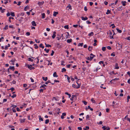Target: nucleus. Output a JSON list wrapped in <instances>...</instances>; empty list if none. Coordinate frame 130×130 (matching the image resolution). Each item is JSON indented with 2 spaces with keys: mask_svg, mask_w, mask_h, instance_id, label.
I'll list each match as a JSON object with an SVG mask.
<instances>
[{
  "mask_svg": "<svg viewBox=\"0 0 130 130\" xmlns=\"http://www.w3.org/2000/svg\"><path fill=\"white\" fill-rule=\"evenodd\" d=\"M27 66L28 68L31 70L35 69V68L34 67H32L31 65L27 64Z\"/></svg>",
  "mask_w": 130,
  "mask_h": 130,
  "instance_id": "obj_1",
  "label": "nucleus"
},
{
  "mask_svg": "<svg viewBox=\"0 0 130 130\" xmlns=\"http://www.w3.org/2000/svg\"><path fill=\"white\" fill-rule=\"evenodd\" d=\"M80 80V79H78L77 80V81L76 83H77V84L78 85L77 86H76V89H78L80 87L81 85H80V84L79 83H78V81H79V80Z\"/></svg>",
  "mask_w": 130,
  "mask_h": 130,
  "instance_id": "obj_2",
  "label": "nucleus"
},
{
  "mask_svg": "<svg viewBox=\"0 0 130 130\" xmlns=\"http://www.w3.org/2000/svg\"><path fill=\"white\" fill-rule=\"evenodd\" d=\"M54 99L56 101H59V98L58 96L53 97V98L52 100Z\"/></svg>",
  "mask_w": 130,
  "mask_h": 130,
  "instance_id": "obj_3",
  "label": "nucleus"
},
{
  "mask_svg": "<svg viewBox=\"0 0 130 130\" xmlns=\"http://www.w3.org/2000/svg\"><path fill=\"white\" fill-rule=\"evenodd\" d=\"M44 3V1L41 2H39L38 3V5L39 6H40L42 5Z\"/></svg>",
  "mask_w": 130,
  "mask_h": 130,
  "instance_id": "obj_4",
  "label": "nucleus"
},
{
  "mask_svg": "<svg viewBox=\"0 0 130 130\" xmlns=\"http://www.w3.org/2000/svg\"><path fill=\"white\" fill-rule=\"evenodd\" d=\"M56 32L55 31H54L53 32V35L52 36V37L53 39L55 38V37L56 36Z\"/></svg>",
  "mask_w": 130,
  "mask_h": 130,
  "instance_id": "obj_5",
  "label": "nucleus"
},
{
  "mask_svg": "<svg viewBox=\"0 0 130 130\" xmlns=\"http://www.w3.org/2000/svg\"><path fill=\"white\" fill-rule=\"evenodd\" d=\"M47 86L45 84H43L40 87V88H44V89L45 90V89H46V88H45V87H46V86Z\"/></svg>",
  "mask_w": 130,
  "mask_h": 130,
  "instance_id": "obj_6",
  "label": "nucleus"
},
{
  "mask_svg": "<svg viewBox=\"0 0 130 130\" xmlns=\"http://www.w3.org/2000/svg\"><path fill=\"white\" fill-rule=\"evenodd\" d=\"M31 23L32 24V25L33 26H36L37 24H36L35 22L34 21H32L31 22Z\"/></svg>",
  "mask_w": 130,
  "mask_h": 130,
  "instance_id": "obj_7",
  "label": "nucleus"
},
{
  "mask_svg": "<svg viewBox=\"0 0 130 130\" xmlns=\"http://www.w3.org/2000/svg\"><path fill=\"white\" fill-rule=\"evenodd\" d=\"M82 20L84 21L87 20L88 19V18L87 17H81Z\"/></svg>",
  "mask_w": 130,
  "mask_h": 130,
  "instance_id": "obj_8",
  "label": "nucleus"
},
{
  "mask_svg": "<svg viewBox=\"0 0 130 130\" xmlns=\"http://www.w3.org/2000/svg\"><path fill=\"white\" fill-rule=\"evenodd\" d=\"M31 58L34 59V58L32 57H31V58H28V60L29 61H30L31 62H32L33 61V59H32Z\"/></svg>",
  "mask_w": 130,
  "mask_h": 130,
  "instance_id": "obj_9",
  "label": "nucleus"
},
{
  "mask_svg": "<svg viewBox=\"0 0 130 130\" xmlns=\"http://www.w3.org/2000/svg\"><path fill=\"white\" fill-rule=\"evenodd\" d=\"M94 35V33L93 32H91L88 35V36L89 37L92 36H93Z\"/></svg>",
  "mask_w": 130,
  "mask_h": 130,
  "instance_id": "obj_10",
  "label": "nucleus"
},
{
  "mask_svg": "<svg viewBox=\"0 0 130 130\" xmlns=\"http://www.w3.org/2000/svg\"><path fill=\"white\" fill-rule=\"evenodd\" d=\"M58 14V12L54 11L53 13V16L54 17H56V15Z\"/></svg>",
  "mask_w": 130,
  "mask_h": 130,
  "instance_id": "obj_11",
  "label": "nucleus"
},
{
  "mask_svg": "<svg viewBox=\"0 0 130 130\" xmlns=\"http://www.w3.org/2000/svg\"><path fill=\"white\" fill-rule=\"evenodd\" d=\"M53 76L54 77H58V75L57 74L56 72H55L53 74Z\"/></svg>",
  "mask_w": 130,
  "mask_h": 130,
  "instance_id": "obj_12",
  "label": "nucleus"
},
{
  "mask_svg": "<svg viewBox=\"0 0 130 130\" xmlns=\"http://www.w3.org/2000/svg\"><path fill=\"white\" fill-rule=\"evenodd\" d=\"M126 2L125 1H122L121 2V3L122 4V5L124 6H125L126 5Z\"/></svg>",
  "mask_w": 130,
  "mask_h": 130,
  "instance_id": "obj_13",
  "label": "nucleus"
},
{
  "mask_svg": "<svg viewBox=\"0 0 130 130\" xmlns=\"http://www.w3.org/2000/svg\"><path fill=\"white\" fill-rule=\"evenodd\" d=\"M9 68L10 69L12 70L13 71H14L15 69L14 66H10L9 67Z\"/></svg>",
  "mask_w": 130,
  "mask_h": 130,
  "instance_id": "obj_14",
  "label": "nucleus"
},
{
  "mask_svg": "<svg viewBox=\"0 0 130 130\" xmlns=\"http://www.w3.org/2000/svg\"><path fill=\"white\" fill-rule=\"evenodd\" d=\"M118 66V64L117 63H116L115 65V69H118L119 68V67Z\"/></svg>",
  "mask_w": 130,
  "mask_h": 130,
  "instance_id": "obj_15",
  "label": "nucleus"
},
{
  "mask_svg": "<svg viewBox=\"0 0 130 130\" xmlns=\"http://www.w3.org/2000/svg\"><path fill=\"white\" fill-rule=\"evenodd\" d=\"M25 14V13L24 12H21V13H19V15H20V16H23Z\"/></svg>",
  "mask_w": 130,
  "mask_h": 130,
  "instance_id": "obj_16",
  "label": "nucleus"
},
{
  "mask_svg": "<svg viewBox=\"0 0 130 130\" xmlns=\"http://www.w3.org/2000/svg\"><path fill=\"white\" fill-rule=\"evenodd\" d=\"M72 39H68L67 40V42L68 43H70L72 42Z\"/></svg>",
  "mask_w": 130,
  "mask_h": 130,
  "instance_id": "obj_17",
  "label": "nucleus"
},
{
  "mask_svg": "<svg viewBox=\"0 0 130 130\" xmlns=\"http://www.w3.org/2000/svg\"><path fill=\"white\" fill-rule=\"evenodd\" d=\"M15 59H14V60H13L12 59L10 61V62H11L12 63H11L13 65H14V62L15 60Z\"/></svg>",
  "mask_w": 130,
  "mask_h": 130,
  "instance_id": "obj_18",
  "label": "nucleus"
},
{
  "mask_svg": "<svg viewBox=\"0 0 130 130\" xmlns=\"http://www.w3.org/2000/svg\"><path fill=\"white\" fill-rule=\"evenodd\" d=\"M42 78L43 80H44L45 81H46L48 79L47 77H43Z\"/></svg>",
  "mask_w": 130,
  "mask_h": 130,
  "instance_id": "obj_19",
  "label": "nucleus"
},
{
  "mask_svg": "<svg viewBox=\"0 0 130 130\" xmlns=\"http://www.w3.org/2000/svg\"><path fill=\"white\" fill-rule=\"evenodd\" d=\"M67 7L69 8V9L71 10L72 9L71 6L70 5V4H69L68 6Z\"/></svg>",
  "mask_w": 130,
  "mask_h": 130,
  "instance_id": "obj_20",
  "label": "nucleus"
},
{
  "mask_svg": "<svg viewBox=\"0 0 130 130\" xmlns=\"http://www.w3.org/2000/svg\"><path fill=\"white\" fill-rule=\"evenodd\" d=\"M91 101L93 103H96L95 101L94 100V99L93 98L91 99Z\"/></svg>",
  "mask_w": 130,
  "mask_h": 130,
  "instance_id": "obj_21",
  "label": "nucleus"
},
{
  "mask_svg": "<svg viewBox=\"0 0 130 130\" xmlns=\"http://www.w3.org/2000/svg\"><path fill=\"white\" fill-rule=\"evenodd\" d=\"M92 47L91 46H89L88 48V50L89 51H91L92 50Z\"/></svg>",
  "mask_w": 130,
  "mask_h": 130,
  "instance_id": "obj_22",
  "label": "nucleus"
},
{
  "mask_svg": "<svg viewBox=\"0 0 130 130\" xmlns=\"http://www.w3.org/2000/svg\"><path fill=\"white\" fill-rule=\"evenodd\" d=\"M123 7L122 6H121L120 7H118V9L119 11H120L121 10H122L123 9Z\"/></svg>",
  "mask_w": 130,
  "mask_h": 130,
  "instance_id": "obj_23",
  "label": "nucleus"
},
{
  "mask_svg": "<svg viewBox=\"0 0 130 130\" xmlns=\"http://www.w3.org/2000/svg\"><path fill=\"white\" fill-rule=\"evenodd\" d=\"M119 45V47L120 48L119 49V50H120L122 48V45L121 44L118 43Z\"/></svg>",
  "mask_w": 130,
  "mask_h": 130,
  "instance_id": "obj_24",
  "label": "nucleus"
},
{
  "mask_svg": "<svg viewBox=\"0 0 130 130\" xmlns=\"http://www.w3.org/2000/svg\"><path fill=\"white\" fill-rule=\"evenodd\" d=\"M45 47H51V45L50 44H46V43H45Z\"/></svg>",
  "mask_w": 130,
  "mask_h": 130,
  "instance_id": "obj_25",
  "label": "nucleus"
},
{
  "mask_svg": "<svg viewBox=\"0 0 130 130\" xmlns=\"http://www.w3.org/2000/svg\"><path fill=\"white\" fill-rule=\"evenodd\" d=\"M117 30V31L119 33H121L122 32V31L121 30L119 29L118 28H117L116 29Z\"/></svg>",
  "mask_w": 130,
  "mask_h": 130,
  "instance_id": "obj_26",
  "label": "nucleus"
},
{
  "mask_svg": "<svg viewBox=\"0 0 130 130\" xmlns=\"http://www.w3.org/2000/svg\"><path fill=\"white\" fill-rule=\"evenodd\" d=\"M75 96V95H72L71 98L70 99V100L72 101L73 100V98Z\"/></svg>",
  "mask_w": 130,
  "mask_h": 130,
  "instance_id": "obj_27",
  "label": "nucleus"
},
{
  "mask_svg": "<svg viewBox=\"0 0 130 130\" xmlns=\"http://www.w3.org/2000/svg\"><path fill=\"white\" fill-rule=\"evenodd\" d=\"M66 33L67 34V35H66V38H69V37L70 36V35L69 34V33L68 32H66Z\"/></svg>",
  "mask_w": 130,
  "mask_h": 130,
  "instance_id": "obj_28",
  "label": "nucleus"
},
{
  "mask_svg": "<svg viewBox=\"0 0 130 130\" xmlns=\"http://www.w3.org/2000/svg\"><path fill=\"white\" fill-rule=\"evenodd\" d=\"M25 119H24L23 120L22 119H20V121L21 123H23L25 122Z\"/></svg>",
  "mask_w": 130,
  "mask_h": 130,
  "instance_id": "obj_29",
  "label": "nucleus"
},
{
  "mask_svg": "<svg viewBox=\"0 0 130 130\" xmlns=\"http://www.w3.org/2000/svg\"><path fill=\"white\" fill-rule=\"evenodd\" d=\"M45 14L44 13L42 14V18L43 19L45 17Z\"/></svg>",
  "mask_w": 130,
  "mask_h": 130,
  "instance_id": "obj_30",
  "label": "nucleus"
},
{
  "mask_svg": "<svg viewBox=\"0 0 130 130\" xmlns=\"http://www.w3.org/2000/svg\"><path fill=\"white\" fill-rule=\"evenodd\" d=\"M110 11L109 9H108L107 10V12H106V14H108L110 13Z\"/></svg>",
  "mask_w": 130,
  "mask_h": 130,
  "instance_id": "obj_31",
  "label": "nucleus"
},
{
  "mask_svg": "<svg viewBox=\"0 0 130 130\" xmlns=\"http://www.w3.org/2000/svg\"><path fill=\"white\" fill-rule=\"evenodd\" d=\"M39 47H41L42 48H44V47L43 45V44L42 43L40 44L39 45Z\"/></svg>",
  "mask_w": 130,
  "mask_h": 130,
  "instance_id": "obj_32",
  "label": "nucleus"
},
{
  "mask_svg": "<svg viewBox=\"0 0 130 130\" xmlns=\"http://www.w3.org/2000/svg\"><path fill=\"white\" fill-rule=\"evenodd\" d=\"M65 94L68 95L69 98H70L71 96V95L68 92H66L65 93Z\"/></svg>",
  "mask_w": 130,
  "mask_h": 130,
  "instance_id": "obj_33",
  "label": "nucleus"
},
{
  "mask_svg": "<svg viewBox=\"0 0 130 130\" xmlns=\"http://www.w3.org/2000/svg\"><path fill=\"white\" fill-rule=\"evenodd\" d=\"M49 121V120L48 119H46L45 121V124H47L48 123Z\"/></svg>",
  "mask_w": 130,
  "mask_h": 130,
  "instance_id": "obj_34",
  "label": "nucleus"
},
{
  "mask_svg": "<svg viewBox=\"0 0 130 130\" xmlns=\"http://www.w3.org/2000/svg\"><path fill=\"white\" fill-rule=\"evenodd\" d=\"M11 19H14V18L12 17H9V21L10 22H11Z\"/></svg>",
  "mask_w": 130,
  "mask_h": 130,
  "instance_id": "obj_35",
  "label": "nucleus"
},
{
  "mask_svg": "<svg viewBox=\"0 0 130 130\" xmlns=\"http://www.w3.org/2000/svg\"><path fill=\"white\" fill-rule=\"evenodd\" d=\"M85 127L86 128H84L83 129L84 130H88L89 128V127L88 126H86Z\"/></svg>",
  "mask_w": 130,
  "mask_h": 130,
  "instance_id": "obj_36",
  "label": "nucleus"
},
{
  "mask_svg": "<svg viewBox=\"0 0 130 130\" xmlns=\"http://www.w3.org/2000/svg\"><path fill=\"white\" fill-rule=\"evenodd\" d=\"M66 70L64 68H63L62 69V70H61V72H66Z\"/></svg>",
  "mask_w": 130,
  "mask_h": 130,
  "instance_id": "obj_37",
  "label": "nucleus"
},
{
  "mask_svg": "<svg viewBox=\"0 0 130 130\" xmlns=\"http://www.w3.org/2000/svg\"><path fill=\"white\" fill-rule=\"evenodd\" d=\"M83 43H79L78 44V46H83Z\"/></svg>",
  "mask_w": 130,
  "mask_h": 130,
  "instance_id": "obj_38",
  "label": "nucleus"
},
{
  "mask_svg": "<svg viewBox=\"0 0 130 130\" xmlns=\"http://www.w3.org/2000/svg\"><path fill=\"white\" fill-rule=\"evenodd\" d=\"M34 45L35 46V49H37L38 48V46L37 44H34Z\"/></svg>",
  "mask_w": 130,
  "mask_h": 130,
  "instance_id": "obj_39",
  "label": "nucleus"
},
{
  "mask_svg": "<svg viewBox=\"0 0 130 130\" xmlns=\"http://www.w3.org/2000/svg\"><path fill=\"white\" fill-rule=\"evenodd\" d=\"M64 27L65 28L67 29H68L69 28V26L68 25L64 26Z\"/></svg>",
  "mask_w": 130,
  "mask_h": 130,
  "instance_id": "obj_40",
  "label": "nucleus"
},
{
  "mask_svg": "<svg viewBox=\"0 0 130 130\" xmlns=\"http://www.w3.org/2000/svg\"><path fill=\"white\" fill-rule=\"evenodd\" d=\"M11 15L12 17H14L15 16L14 13V12H11Z\"/></svg>",
  "mask_w": 130,
  "mask_h": 130,
  "instance_id": "obj_41",
  "label": "nucleus"
},
{
  "mask_svg": "<svg viewBox=\"0 0 130 130\" xmlns=\"http://www.w3.org/2000/svg\"><path fill=\"white\" fill-rule=\"evenodd\" d=\"M8 29V26L7 25L5 26V27L3 29L4 30H6Z\"/></svg>",
  "mask_w": 130,
  "mask_h": 130,
  "instance_id": "obj_42",
  "label": "nucleus"
},
{
  "mask_svg": "<svg viewBox=\"0 0 130 130\" xmlns=\"http://www.w3.org/2000/svg\"><path fill=\"white\" fill-rule=\"evenodd\" d=\"M44 51H45L47 53H48L49 50V49L47 50L46 48H45L44 49Z\"/></svg>",
  "mask_w": 130,
  "mask_h": 130,
  "instance_id": "obj_43",
  "label": "nucleus"
},
{
  "mask_svg": "<svg viewBox=\"0 0 130 130\" xmlns=\"http://www.w3.org/2000/svg\"><path fill=\"white\" fill-rule=\"evenodd\" d=\"M14 89L13 87H11L10 89H8V90H10L12 92L14 90Z\"/></svg>",
  "mask_w": 130,
  "mask_h": 130,
  "instance_id": "obj_44",
  "label": "nucleus"
},
{
  "mask_svg": "<svg viewBox=\"0 0 130 130\" xmlns=\"http://www.w3.org/2000/svg\"><path fill=\"white\" fill-rule=\"evenodd\" d=\"M82 102L85 105H86L87 103V102L85 101H83Z\"/></svg>",
  "mask_w": 130,
  "mask_h": 130,
  "instance_id": "obj_45",
  "label": "nucleus"
},
{
  "mask_svg": "<svg viewBox=\"0 0 130 130\" xmlns=\"http://www.w3.org/2000/svg\"><path fill=\"white\" fill-rule=\"evenodd\" d=\"M54 53V51L53 50H52V53L51 54V56H53V55Z\"/></svg>",
  "mask_w": 130,
  "mask_h": 130,
  "instance_id": "obj_46",
  "label": "nucleus"
},
{
  "mask_svg": "<svg viewBox=\"0 0 130 130\" xmlns=\"http://www.w3.org/2000/svg\"><path fill=\"white\" fill-rule=\"evenodd\" d=\"M39 120H41L42 121H43V119L42 118H41V116H39Z\"/></svg>",
  "mask_w": 130,
  "mask_h": 130,
  "instance_id": "obj_47",
  "label": "nucleus"
},
{
  "mask_svg": "<svg viewBox=\"0 0 130 130\" xmlns=\"http://www.w3.org/2000/svg\"><path fill=\"white\" fill-rule=\"evenodd\" d=\"M17 50V47H14L13 48V51L14 52H15Z\"/></svg>",
  "mask_w": 130,
  "mask_h": 130,
  "instance_id": "obj_48",
  "label": "nucleus"
},
{
  "mask_svg": "<svg viewBox=\"0 0 130 130\" xmlns=\"http://www.w3.org/2000/svg\"><path fill=\"white\" fill-rule=\"evenodd\" d=\"M106 48L105 47H102V50L103 51H105L106 50Z\"/></svg>",
  "mask_w": 130,
  "mask_h": 130,
  "instance_id": "obj_49",
  "label": "nucleus"
},
{
  "mask_svg": "<svg viewBox=\"0 0 130 130\" xmlns=\"http://www.w3.org/2000/svg\"><path fill=\"white\" fill-rule=\"evenodd\" d=\"M51 83V82H50V80H48V81H47V82H46L45 83V84H47L48 83Z\"/></svg>",
  "mask_w": 130,
  "mask_h": 130,
  "instance_id": "obj_50",
  "label": "nucleus"
},
{
  "mask_svg": "<svg viewBox=\"0 0 130 130\" xmlns=\"http://www.w3.org/2000/svg\"><path fill=\"white\" fill-rule=\"evenodd\" d=\"M37 86L35 84H34L32 86V87L33 88H35Z\"/></svg>",
  "mask_w": 130,
  "mask_h": 130,
  "instance_id": "obj_51",
  "label": "nucleus"
},
{
  "mask_svg": "<svg viewBox=\"0 0 130 130\" xmlns=\"http://www.w3.org/2000/svg\"><path fill=\"white\" fill-rule=\"evenodd\" d=\"M111 26H112V28H114L115 27L114 24H111Z\"/></svg>",
  "mask_w": 130,
  "mask_h": 130,
  "instance_id": "obj_52",
  "label": "nucleus"
},
{
  "mask_svg": "<svg viewBox=\"0 0 130 130\" xmlns=\"http://www.w3.org/2000/svg\"><path fill=\"white\" fill-rule=\"evenodd\" d=\"M72 59V55H71L70 56L69 60H71Z\"/></svg>",
  "mask_w": 130,
  "mask_h": 130,
  "instance_id": "obj_53",
  "label": "nucleus"
},
{
  "mask_svg": "<svg viewBox=\"0 0 130 130\" xmlns=\"http://www.w3.org/2000/svg\"><path fill=\"white\" fill-rule=\"evenodd\" d=\"M29 7L28 6H26L24 8V10L25 11H26L27 10V9Z\"/></svg>",
  "mask_w": 130,
  "mask_h": 130,
  "instance_id": "obj_54",
  "label": "nucleus"
},
{
  "mask_svg": "<svg viewBox=\"0 0 130 130\" xmlns=\"http://www.w3.org/2000/svg\"><path fill=\"white\" fill-rule=\"evenodd\" d=\"M89 115H87L86 116V118L87 120H89Z\"/></svg>",
  "mask_w": 130,
  "mask_h": 130,
  "instance_id": "obj_55",
  "label": "nucleus"
},
{
  "mask_svg": "<svg viewBox=\"0 0 130 130\" xmlns=\"http://www.w3.org/2000/svg\"><path fill=\"white\" fill-rule=\"evenodd\" d=\"M72 65V64H70L69 65H67L66 66V67L67 68H70V67L71 66V65Z\"/></svg>",
  "mask_w": 130,
  "mask_h": 130,
  "instance_id": "obj_56",
  "label": "nucleus"
},
{
  "mask_svg": "<svg viewBox=\"0 0 130 130\" xmlns=\"http://www.w3.org/2000/svg\"><path fill=\"white\" fill-rule=\"evenodd\" d=\"M12 110L13 112H16V110L14 108H12Z\"/></svg>",
  "mask_w": 130,
  "mask_h": 130,
  "instance_id": "obj_57",
  "label": "nucleus"
},
{
  "mask_svg": "<svg viewBox=\"0 0 130 130\" xmlns=\"http://www.w3.org/2000/svg\"><path fill=\"white\" fill-rule=\"evenodd\" d=\"M106 126H103L102 127V128H103V130H105L106 129Z\"/></svg>",
  "mask_w": 130,
  "mask_h": 130,
  "instance_id": "obj_58",
  "label": "nucleus"
},
{
  "mask_svg": "<svg viewBox=\"0 0 130 130\" xmlns=\"http://www.w3.org/2000/svg\"><path fill=\"white\" fill-rule=\"evenodd\" d=\"M107 48L109 50H110L111 49V48L110 46H108L107 47Z\"/></svg>",
  "mask_w": 130,
  "mask_h": 130,
  "instance_id": "obj_59",
  "label": "nucleus"
},
{
  "mask_svg": "<svg viewBox=\"0 0 130 130\" xmlns=\"http://www.w3.org/2000/svg\"><path fill=\"white\" fill-rule=\"evenodd\" d=\"M16 95L15 94H14L13 95L11 96V97L12 98H13L14 97H16Z\"/></svg>",
  "mask_w": 130,
  "mask_h": 130,
  "instance_id": "obj_60",
  "label": "nucleus"
},
{
  "mask_svg": "<svg viewBox=\"0 0 130 130\" xmlns=\"http://www.w3.org/2000/svg\"><path fill=\"white\" fill-rule=\"evenodd\" d=\"M26 35L27 36H29L30 35V33L29 32H27L26 33Z\"/></svg>",
  "mask_w": 130,
  "mask_h": 130,
  "instance_id": "obj_61",
  "label": "nucleus"
},
{
  "mask_svg": "<svg viewBox=\"0 0 130 130\" xmlns=\"http://www.w3.org/2000/svg\"><path fill=\"white\" fill-rule=\"evenodd\" d=\"M94 56H90V59L91 60V61L92 59H93V58L94 57Z\"/></svg>",
  "mask_w": 130,
  "mask_h": 130,
  "instance_id": "obj_62",
  "label": "nucleus"
},
{
  "mask_svg": "<svg viewBox=\"0 0 130 130\" xmlns=\"http://www.w3.org/2000/svg\"><path fill=\"white\" fill-rule=\"evenodd\" d=\"M86 22L87 24H90L91 23V22L89 21H86Z\"/></svg>",
  "mask_w": 130,
  "mask_h": 130,
  "instance_id": "obj_63",
  "label": "nucleus"
},
{
  "mask_svg": "<svg viewBox=\"0 0 130 130\" xmlns=\"http://www.w3.org/2000/svg\"><path fill=\"white\" fill-rule=\"evenodd\" d=\"M126 39L130 40V36H129L128 37H126Z\"/></svg>",
  "mask_w": 130,
  "mask_h": 130,
  "instance_id": "obj_64",
  "label": "nucleus"
}]
</instances>
